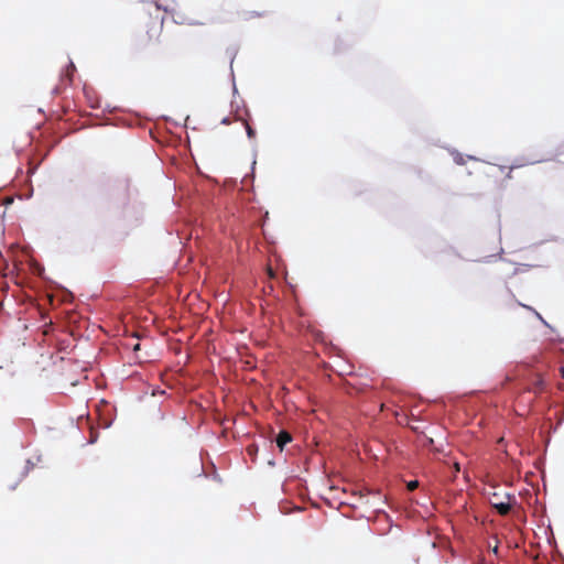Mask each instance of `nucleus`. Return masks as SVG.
<instances>
[{
  "label": "nucleus",
  "mask_w": 564,
  "mask_h": 564,
  "mask_svg": "<svg viewBox=\"0 0 564 564\" xmlns=\"http://www.w3.org/2000/svg\"><path fill=\"white\" fill-rule=\"evenodd\" d=\"M307 498H308L310 502L312 503V506L317 507V508L319 507V503H318V501H317V500H313V499L311 498V496H307Z\"/></svg>",
  "instance_id": "9"
},
{
  "label": "nucleus",
  "mask_w": 564,
  "mask_h": 564,
  "mask_svg": "<svg viewBox=\"0 0 564 564\" xmlns=\"http://www.w3.org/2000/svg\"><path fill=\"white\" fill-rule=\"evenodd\" d=\"M519 305H521V306L525 307V308H527V310H529V311L534 312V314H535L539 318H541V315H540V314H539L534 308H532L531 306H528V305H524V304H521V303H519Z\"/></svg>",
  "instance_id": "8"
},
{
  "label": "nucleus",
  "mask_w": 564,
  "mask_h": 564,
  "mask_svg": "<svg viewBox=\"0 0 564 564\" xmlns=\"http://www.w3.org/2000/svg\"><path fill=\"white\" fill-rule=\"evenodd\" d=\"M545 389V380L542 376L536 375L532 381V384L530 387V391L535 394H541Z\"/></svg>",
  "instance_id": "2"
},
{
  "label": "nucleus",
  "mask_w": 564,
  "mask_h": 564,
  "mask_svg": "<svg viewBox=\"0 0 564 564\" xmlns=\"http://www.w3.org/2000/svg\"><path fill=\"white\" fill-rule=\"evenodd\" d=\"M280 509H281V512H283V513H289V511H290L289 502H282V503L280 505Z\"/></svg>",
  "instance_id": "7"
},
{
  "label": "nucleus",
  "mask_w": 564,
  "mask_h": 564,
  "mask_svg": "<svg viewBox=\"0 0 564 564\" xmlns=\"http://www.w3.org/2000/svg\"><path fill=\"white\" fill-rule=\"evenodd\" d=\"M508 501L507 502H494L491 501V506L498 511L501 516H507L512 507V502L510 501L511 496H507Z\"/></svg>",
  "instance_id": "3"
},
{
  "label": "nucleus",
  "mask_w": 564,
  "mask_h": 564,
  "mask_svg": "<svg viewBox=\"0 0 564 564\" xmlns=\"http://www.w3.org/2000/svg\"><path fill=\"white\" fill-rule=\"evenodd\" d=\"M243 123H245V126H246V131H247L248 137H249L250 139H253V138H254V135H256V131H254V130L249 126V123H248V122H246V121H245Z\"/></svg>",
  "instance_id": "6"
},
{
  "label": "nucleus",
  "mask_w": 564,
  "mask_h": 564,
  "mask_svg": "<svg viewBox=\"0 0 564 564\" xmlns=\"http://www.w3.org/2000/svg\"><path fill=\"white\" fill-rule=\"evenodd\" d=\"M317 498L319 500H323L328 507L330 508H337V509H340L345 506H352L351 503L347 502V501H343L340 500V497L339 496H329V497H325V496H317Z\"/></svg>",
  "instance_id": "1"
},
{
  "label": "nucleus",
  "mask_w": 564,
  "mask_h": 564,
  "mask_svg": "<svg viewBox=\"0 0 564 564\" xmlns=\"http://www.w3.org/2000/svg\"><path fill=\"white\" fill-rule=\"evenodd\" d=\"M492 552H494L495 554H497V553H498V546H497V545L494 547Z\"/></svg>",
  "instance_id": "12"
},
{
  "label": "nucleus",
  "mask_w": 564,
  "mask_h": 564,
  "mask_svg": "<svg viewBox=\"0 0 564 564\" xmlns=\"http://www.w3.org/2000/svg\"><path fill=\"white\" fill-rule=\"evenodd\" d=\"M561 375H562V377L564 378V366H563V367H561Z\"/></svg>",
  "instance_id": "13"
},
{
  "label": "nucleus",
  "mask_w": 564,
  "mask_h": 564,
  "mask_svg": "<svg viewBox=\"0 0 564 564\" xmlns=\"http://www.w3.org/2000/svg\"><path fill=\"white\" fill-rule=\"evenodd\" d=\"M351 494H352V495H356V494H361V492H360V491H355V490H352V491H351Z\"/></svg>",
  "instance_id": "14"
},
{
  "label": "nucleus",
  "mask_w": 564,
  "mask_h": 564,
  "mask_svg": "<svg viewBox=\"0 0 564 564\" xmlns=\"http://www.w3.org/2000/svg\"><path fill=\"white\" fill-rule=\"evenodd\" d=\"M221 123H224V124H229V123H230V119H229V118H224V119L221 120Z\"/></svg>",
  "instance_id": "10"
},
{
  "label": "nucleus",
  "mask_w": 564,
  "mask_h": 564,
  "mask_svg": "<svg viewBox=\"0 0 564 564\" xmlns=\"http://www.w3.org/2000/svg\"><path fill=\"white\" fill-rule=\"evenodd\" d=\"M292 441V436L286 431H281L276 436V445L282 451L284 446Z\"/></svg>",
  "instance_id": "4"
},
{
  "label": "nucleus",
  "mask_w": 564,
  "mask_h": 564,
  "mask_svg": "<svg viewBox=\"0 0 564 564\" xmlns=\"http://www.w3.org/2000/svg\"><path fill=\"white\" fill-rule=\"evenodd\" d=\"M268 271H269V275H270V276H273V275H274V273H273L272 269H270V268H269V270H268Z\"/></svg>",
  "instance_id": "11"
},
{
  "label": "nucleus",
  "mask_w": 564,
  "mask_h": 564,
  "mask_svg": "<svg viewBox=\"0 0 564 564\" xmlns=\"http://www.w3.org/2000/svg\"><path fill=\"white\" fill-rule=\"evenodd\" d=\"M419 487V481L417 480H410L406 482V489L409 491H413L415 490L416 488Z\"/></svg>",
  "instance_id": "5"
},
{
  "label": "nucleus",
  "mask_w": 564,
  "mask_h": 564,
  "mask_svg": "<svg viewBox=\"0 0 564 564\" xmlns=\"http://www.w3.org/2000/svg\"><path fill=\"white\" fill-rule=\"evenodd\" d=\"M455 467H456V470L458 471L459 470V465L455 464Z\"/></svg>",
  "instance_id": "15"
}]
</instances>
